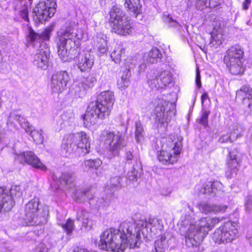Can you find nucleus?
Returning a JSON list of instances; mask_svg holds the SVG:
<instances>
[{
	"instance_id": "nucleus-38",
	"label": "nucleus",
	"mask_w": 252,
	"mask_h": 252,
	"mask_svg": "<svg viewBox=\"0 0 252 252\" xmlns=\"http://www.w3.org/2000/svg\"><path fill=\"white\" fill-rule=\"evenodd\" d=\"M244 130L243 126L239 124H234L230 129V133L231 134L232 138L236 140L239 137L242 136V133Z\"/></svg>"
},
{
	"instance_id": "nucleus-41",
	"label": "nucleus",
	"mask_w": 252,
	"mask_h": 252,
	"mask_svg": "<svg viewBox=\"0 0 252 252\" xmlns=\"http://www.w3.org/2000/svg\"><path fill=\"white\" fill-rule=\"evenodd\" d=\"M61 117L62 120L61 124L64 126L71 125L74 120L73 114L71 112H64L61 115Z\"/></svg>"
},
{
	"instance_id": "nucleus-20",
	"label": "nucleus",
	"mask_w": 252,
	"mask_h": 252,
	"mask_svg": "<svg viewBox=\"0 0 252 252\" xmlns=\"http://www.w3.org/2000/svg\"><path fill=\"white\" fill-rule=\"evenodd\" d=\"M76 57L73 60L75 61L78 69L81 72L88 71L92 68L94 63V56L93 54L89 52L84 54H80L79 52Z\"/></svg>"
},
{
	"instance_id": "nucleus-18",
	"label": "nucleus",
	"mask_w": 252,
	"mask_h": 252,
	"mask_svg": "<svg viewBox=\"0 0 252 252\" xmlns=\"http://www.w3.org/2000/svg\"><path fill=\"white\" fill-rule=\"evenodd\" d=\"M96 83V74L94 73H90L86 77L84 78L80 83L75 85L74 88L75 95L82 97L85 95L86 90L93 88Z\"/></svg>"
},
{
	"instance_id": "nucleus-19",
	"label": "nucleus",
	"mask_w": 252,
	"mask_h": 252,
	"mask_svg": "<svg viewBox=\"0 0 252 252\" xmlns=\"http://www.w3.org/2000/svg\"><path fill=\"white\" fill-rule=\"evenodd\" d=\"M50 52L48 47L39 48L33 56V63L42 69L46 70L50 65Z\"/></svg>"
},
{
	"instance_id": "nucleus-43",
	"label": "nucleus",
	"mask_w": 252,
	"mask_h": 252,
	"mask_svg": "<svg viewBox=\"0 0 252 252\" xmlns=\"http://www.w3.org/2000/svg\"><path fill=\"white\" fill-rule=\"evenodd\" d=\"M210 114L209 110L203 109L201 111V117L196 119V122L203 126L204 127L208 126V117Z\"/></svg>"
},
{
	"instance_id": "nucleus-46",
	"label": "nucleus",
	"mask_w": 252,
	"mask_h": 252,
	"mask_svg": "<svg viewBox=\"0 0 252 252\" xmlns=\"http://www.w3.org/2000/svg\"><path fill=\"white\" fill-rule=\"evenodd\" d=\"M79 220H81L84 226L87 227L89 225V213L85 211H82L79 216L77 218Z\"/></svg>"
},
{
	"instance_id": "nucleus-14",
	"label": "nucleus",
	"mask_w": 252,
	"mask_h": 252,
	"mask_svg": "<svg viewBox=\"0 0 252 252\" xmlns=\"http://www.w3.org/2000/svg\"><path fill=\"white\" fill-rule=\"evenodd\" d=\"M70 79L66 71H60L55 73L52 76L51 87L53 92L62 93L66 88V86Z\"/></svg>"
},
{
	"instance_id": "nucleus-62",
	"label": "nucleus",
	"mask_w": 252,
	"mask_h": 252,
	"mask_svg": "<svg viewBox=\"0 0 252 252\" xmlns=\"http://www.w3.org/2000/svg\"><path fill=\"white\" fill-rule=\"evenodd\" d=\"M219 219H217V218H214V219H213L212 220H211V222H212L213 224H215V223H218V222H219Z\"/></svg>"
},
{
	"instance_id": "nucleus-2",
	"label": "nucleus",
	"mask_w": 252,
	"mask_h": 252,
	"mask_svg": "<svg viewBox=\"0 0 252 252\" xmlns=\"http://www.w3.org/2000/svg\"><path fill=\"white\" fill-rule=\"evenodd\" d=\"M115 101L114 93L110 91L101 92L95 101L90 102L85 114L82 116L86 126L95 124L98 119H105L110 114Z\"/></svg>"
},
{
	"instance_id": "nucleus-7",
	"label": "nucleus",
	"mask_w": 252,
	"mask_h": 252,
	"mask_svg": "<svg viewBox=\"0 0 252 252\" xmlns=\"http://www.w3.org/2000/svg\"><path fill=\"white\" fill-rule=\"evenodd\" d=\"M39 198H34L25 206V219L31 225H37L47 221L49 211L46 208H38Z\"/></svg>"
},
{
	"instance_id": "nucleus-13",
	"label": "nucleus",
	"mask_w": 252,
	"mask_h": 252,
	"mask_svg": "<svg viewBox=\"0 0 252 252\" xmlns=\"http://www.w3.org/2000/svg\"><path fill=\"white\" fill-rule=\"evenodd\" d=\"M52 30V28H47L41 33L39 34L31 28H29L27 36L29 44L33 47H35L37 45V46L39 47V48L45 47L46 46V44L44 43V41L49 39Z\"/></svg>"
},
{
	"instance_id": "nucleus-37",
	"label": "nucleus",
	"mask_w": 252,
	"mask_h": 252,
	"mask_svg": "<svg viewBox=\"0 0 252 252\" xmlns=\"http://www.w3.org/2000/svg\"><path fill=\"white\" fill-rule=\"evenodd\" d=\"M130 76L131 73L130 70L127 68H125L123 71L121 80H119L118 82V84L120 86V89H124L128 86Z\"/></svg>"
},
{
	"instance_id": "nucleus-4",
	"label": "nucleus",
	"mask_w": 252,
	"mask_h": 252,
	"mask_svg": "<svg viewBox=\"0 0 252 252\" xmlns=\"http://www.w3.org/2000/svg\"><path fill=\"white\" fill-rule=\"evenodd\" d=\"M160 150L158 152V158L163 164H174L180 154L182 149V141L174 137L162 139Z\"/></svg>"
},
{
	"instance_id": "nucleus-49",
	"label": "nucleus",
	"mask_w": 252,
	"mask_h": 252,
	"mask_svg": "<svg viewBox=\"0 0 252 252\" xmlns=\"http://www.w3.org/2000/svg\"><path fill=\"white\" fill-rule=\"evenodd\" d=\"M166 22L168 23L170 26L176 27L178 25V23L176 20L172 18L171 15H168L165 19Z\"/></svg>"
},
{
	"instance_id": "nucleus-12",
	"label": "nucleus",
	"mask_w": 252,
	"mask_h": 252,
	"mask_svg": "<svg viewBox=\"0 0 252 252\" xmlns=\"http://www.w3.org/2000/svg\"><path fill=\"white\" fill-rule=\"evenodd\" d=\"M235 99L242 103L245 116L252 115V89L250 87H241L236 92Z\"/></svg>"
},
{
	"instance_id": "nucleus-64",
	"label": "nucleus",
	"mask_w": 252,
	"mask_h": 252,
	"mask_svg": "<svg viewBox=\"0 0 252 252\" xmlns=\"http://www.w3.org/2000/svg\"><path fill=\"white\" fill-rule=\"evenodd\" d=\"M213 191V190H209V193H211V194L214 193Z\"/></svg>"
},
{
	"instance_id": "nucleus-21",
	"label": "nucleus",
	"mask_w": 252,
	"mask_h": 252,
	"mask_svg": "<svg viewBox=\"0 0 252 252\" xmlns=\"http://www.w3.org/2000/svg\"><path fill=\"white\" fill-rule=\"evenodd\" d=\"M125 159L128 163H132V161L135 162L133 165L132 169L130 171L128 172V177L130 180H137L140 177L142 171L141 162L138 161L136 157H134L132 152L127 151L125 154Z\"/></svg>"
},
{
	"instance_id": "nucleus-23",
	"label": "nucleus",
	"mask_w": 252,
	"mask_h": 252,
	"mask_svg": "<svg viewBox=\"0 0 252 252\" xmlns=\"http://www.w3.org/2000/svg\"><path fill=\"white\" fill-rule=\"evenodd\" d=\"M73 140L76 143L77 148L81 149L84 154L90 152V142L89 136L84 132L81 131L76 133L71 134Z\"/></svg>"
},
{
	"instance_id": "nucleus-42",
	"label": "nucleus",
	"mask_w": 252,
	"mask_h": 252,
	"mask_svg": "<svg viewBox=\"0 0 252 252\" xmlns=\"http://www.w3.org/2000/svg\"><path fill=\"white\" fill-rule=\"evenodd\" d=\"M102 164V161L98 158L87 159L84 161V166L88 168L97 169Z\"/></svg>"
},
{
	"instance_id": "nucleus-31",
	"label": "nucleus",
	"mask_w": 252,
	"mask_h": 252,
	"mask_svg": "<svg viewBox=\"0 0 252 252\" xmlns=\"http://www.w3.org/2000/svg\"><path fill=\"white\" fill-rule=\"evenodd\" d=\"M26 133L30 135L34 141L37 144H42L43 142V131L33 129L32 126L29 125V127L25 129Z\"/></svg>"
},
{
	"instance_id": "nucleus-22",
	"label": "nucleus",
	"mask_w": 252,
	"mask_h": 252,
	"mask_svg": "<svg viewBox=\"0 0 252 252\" xmlns=\"http://www.w3.org/2000/svg\"><path fill=\"white\" fill-rule=\"evenodd\" d=\"M16 190H0V213L10 211L14 204L11 196L12 191Z\"/></svg>"
},
{
	"instance_id": "nucleus-55",
	"label": "nucleus",
	"mask_w": 252,
	"mask_h": 252,
	"mask_svg": "<svg viewBox=\"0 0 252 252\" xmlns=\"http://www.w3.org/2000/svg\"><path fill=\"white\" fill-rule=\"evenodd\" d=\"M222 187V185L220 182L216 181H212V186L211 189H221Z\"/></svg>"
},
{
	"instance_id": "nucleus-53",
	"label": "nucleus",
	"mask_w": 252,
	"mask_h": 252,
	"mask_svg": "<svg viewBox=\"0 0 252 252\" xmlns=\"http://www.w3.org/2000/svg\"><path fill=\"white\" fill-rule=\"evenodd\" d=\"M208 7L215 8L220 4V0H208Z\"/></svg>"
},
{
	"instance_id": "nucleus-47",
	"label": "nucleus",
	"mask_w": 252,
	"mask_h": 252,
	"mask_svg": "<svg viewBox=\"0 0 252 252\" xmlns=\"http://www.w3.org/2000/svg\"><path fill=\"white\" fill-rule=\"evenodd\" d=\"M208 0H196L195 6L198 9L202 10L208 7Z\"/></svg>"
},
{
	"instance_id": "nucleus-32",
	"label": "nucleus",
	"mask_w": 252,
	"mask_h": 252,
	"mask_svg": "<svg viewBox=\"0 0 252 252\" xmlns=\"http://www.w3.org/2000/svg\"><path fill=\"white\" fill-rule=\"evenodd\" d=\"M90 190L82 191V190H75L72 193L73 200L77 202H82L86 199H92V195L90 193Z\"/></svg>"
},
{
	"instance_id": "nucleus-48",
	"label": "nucleus",
	"mask_w": 252,
	"mask_h": 252,
	"mask_svg": "<svg viewBox=\"0 0 252 252\" xmlns=\"http://www.w3.org/2000/svg\"><path fill=\"white\" fill-rule=\"evenodd\" d=\"M234 140L232 138L231 134L230 133H227L222 135L219 140V142L221 143H227L228 142H232Z\"/></svg>"
},
{
	"instance_id": "nucleus-39",
	"label": "nucleus",
	"mask_w": 252,
	"mask_h": 252,
	"mask_svg": "<svg viewBox=\"0 0 252 252\" xmlns=\"http://www.w3.org/2000/svg\"><path fill=\"white\" fill-rule=\"evenodd\" d=\"M9 118L18 122L24 129L29 127L30 124L27 120L23 117L16 114L15 112L10 113Z\"/></svg>"
},
{
	"instance_id": "nucleus-29",
	"label": "nucleus",
	"mask_w": 252,
	"mask_h": 252,
	"mask_svg": "<svg viewBox=\"0 0 252 252\" xmlns=\"http://www.w3.org/2000/svg\"><path fill=\"white\" fill-rule=\"evenodd\" d=\"M106 38L105 35H100L96 37V47L97 48V53L99 56H102L108 51Z\"/></svg>"
},
{
	"instance_id": "nucleus-51",
	"label": "nucleus",
	"mask_w": 252,
	"mask_h": 252,
	"mask_svg": "<svg viewBox=\"0 0 252 252\" xmlns=\"http://www.w3.org/2000/svg\"><path fill=\"white\" fill-rule=\"evenodd\" d=\"M195 83H196V85L198 89L201 87V76H200V74L198 68H197L196 71Z\"/></svg>"
},
{
	"instance_id": "nucleus-28",
	"label": "nucleus",
	"mask_w": 252,
	"mask_h": 252,
	"mask_svg": "<svg viewBox=\"0 0 252 252\" xmlns=\"http://www.w3.org/2000/svg\"><path fill=\"white\" fill-rule=\"evenodd\" d=\"M162 54L160 50L157 47L153 48L150 51L144 55V60L151 63H157L161 60Z\"/></svg>"
},
{
	"instance_id": "nucleus-11",
	"label": "nucleus",
	"mask_w": 252,
	"mask_h": 252,
	"mask_svg": "<svg viewBox=\"0 0 252 252\" xmlns=\"http://www.w3.org/2000/svg\"><path fill=\"white\" fill-rule=\"evenodd\" d=\"M237 233L238 230L235 225L231 222H227L216 230L212 238L218 244L227 243L234 240Z\"/></svg>"
},
{
	"instance_id": "nucleus-26",
	"label": "nucleus",
	"mask_w": 252,
	"mask_h": 252,
	"mask_svg": "<svg viewBox=\"0 0 252 252\" xmlns=\"http://www.w3.org/2000/svg\"><path fill=\"white\" fill-rule=\"evenodd\" d=\"M199 209L202 213L207 214L209 213H223L224 212L227 208L225 205H219L215 204H210L205 203H202L198 205Z\"/></svg>"
},
{
	"instance_id": "nucleus-44",
	"label": "nucleus",
	"mask_w": 252,
	"mask_h": 252,
	"mask_svg": "<svg viewBox=\"0 0 252 252\" xmlns=\"http://www.w3.org/2000/svg\"><path fill=\"white\" fill-rule=\"evenodd\" d=\"M123 50V49L119 46L111 53V58L115 63H119L121 61Z\"/></svg>"
},
{
	"instance_id": "nucleus-30",
	"label": "nucleus",
	"mask_w": 252,
	"mask_h": 252,
	"mask_svg": "<svg viewBox=\"0 0 252 252\" xmlns=\"http://www.w3.org/2000/svg\"><path fill=\"white\" fill-rule=\"evenodd\" d=\"M148 83L152 89H162V86L160 84L158 73L155 70L151 71L147 75Z\"/></svg>"
},
{
	"instance_id": "nucleus-3",
	"label": "nucleus",
	"mask_w": 252,
	"mask_h": 252,
	"mask_svg": "<svg viewBox=\"0 0 252 252\" xmlns=\"http://www.w3.org/2000/svg\"><path fill=\"white\" fill-rule=\"evenodd\" d=\"M82 37V31L72 27L66 28L61 33L57 45L58 55L63 62H70L76 58L79 41Z\"/></svg>"
},
{
	"instance_id": "nucleus-8",
	"label": "nucleus",
	"mask_w": 252,
	"mask_h": 252,
	"mask_svg": "<svg viewBox=\"0 0 252 252\" xmlns=\"http://www.w3.org/2000/svg\"><path fill=\"white\" fill-rule=\"evenodd\" d=\"M55 0L39 1L33 9V19L36 23H42L52 17L56 11Z\"/></svg>"
},
{
	"instance_id": "nucleus-15",
	"label": "nucleus",
	"mask_w": 252,
	"mask_h": 252,
	"mask_svg": "<svg viewBox=\"0 0 252 252\" xmlns=\"http://www.w3.org/2000/svg\"><path fill=\"white\" fill-rule=\"evenodd\" d=\"M204 226L199 227L194 225H190L186 235V244L188 247H196L202 241L204 237L202 229Z\"/></svg>"
},
{
	"instance_id": "nucleus-58",
	"label": "nucleus",
	"mask_w": 252,
	"mask_h": 252,
	"mask_svg": "<svg viewBox=\"0 0 252 252\" xmlns=\"http://www.w3.org/2000/svg\"><path fill=\"white\" fill-rule=\"evenodd\" d=\"M251 3V0H245L243 3V8L244 10H247Z\"/></svg>"
},
{
	"instance_id": "nucleus-27",
	"label": "nucleus",
	"mask_w": 252,
	"mask_h": 252,
	"mask_svg": "<svg viewBox=\"0 0 252 252\" xmlns=\"http://www.w3.org/2000/svg\"><path fill=\"white\" fill-rule=\"evenodd\" d=\"M140 1V0H125L124 3L125 7L127 10L135 17L141 13L142 5Z\"/></svg>"
},
{
	"instance_id": "nucleus-34",
	"label": "nucleus",
	"mask_w": 252,
	"mask_h": 252,
	"mask_svg": "<svg viewBox=\"0 0 252 252\" xmlns=\"http://www.w3.org/2000/svg\"><path fill=\"white\" fill-rule=\"evenodd\" d=\"M155 252H164L168 247V241L164 235H162L155 242Z\"/></svg>"
},
{
	"instance_id": "nucleus-52",
	"label": "nucleus",
	"mask_w": 252,
	"mask_h": 252,
	"mask_svg": "<svg viewBox=\"0 0 252 252\" xmlns=\"http://www.w3.org/2000/svg\"><path fill=\"white\" fill-rule=\"evenodd\" d=\"M34 252H48V249L43 244H40L35 248Z\"/></svg>"
},
{
	"instance_id": "nucleus-61",
	"label": "nucleus",
	"mask_w": 252,
	"mask_h": 252,
	"mask_svg": "<svg viewBox=\"0 0 252 252\" xmlns=\"http://www.w3.org/2000/svg\"><path fill=\"white\" fill-rule=\"evenodd\" d=\"M139 67L140 71H144L146 67V64L141 63L139 65Z\"/></svg>"
},
{
	"instance_id": "nucleus-24",
	"label": "nucleus",
	"mask_w": 252,
	"mask_h": 252,
	"mask_svg": "<svg viewBox=\"0 0 252 252\" xmlns=\"http://www.w3.org/2000/svg\"><path fill=\"white\" fill-rule=\"evenodd\" d=\"M52 179L58 185V188H56L55 189H60L61 187L65 186L71 188L75 185V176L72 173L63 172L60 177L53 174Z\"/></svg>"
},
{
	"instance_id": "nucleus-59",
	"label": "nucleus",
	"mask_w": 252,
	"mask_h": 252,
	"mask_svg": "<svg viewBox=\"0 0 252 252\" xmlns=\"http://www.w3.org/2000/svg\"><path fill=\"white\" fill-rule=\"evenodd\" d=\"M212 186V181H207L202 189H211Z\"/></svg>"
},
{
	"instance_id": "nucleus-10",
	"label": "nucleus",
	"mask_w": 252,
	"mask_h": 252,
	"mask_svg": "<svg viewBox=\"0 0 252 252\" xmlns=\"http://www.w3.org/2000/svg\"><path fill=\"white\" fill-rule=\"evenodd\" d=\"M175 103L159 99L153 112L156 122L162 125L169 123L175 114Z\"/></svg>"
},
{
	"instance_id": "nucleus-35",
	"label": "nucleus",
	"mask_w": 252,
	"mask_h": 252,
	"mask_svg": "<svg viewBox=\"0 0 252 252\" xmlns=\"http://www.w3.org/2000/svg\"><path fill=\"white\" fill-rule=\"evenodd\" d=\"M135 139L137 143H141L144 139L145 132L143 125L140 121L135 123Z\"/></svg>"
},
{
	"instance_id": "nucleus-36",
	"label": "nucleus",
	"mask_w": 252,
	"mask_h": 252,
	"mask_svg": "<svg viewBox=\"0 0 252 252\" xmlns=\"http://www.w3.org/2000/svg\"><path fill=\"white\" fill-rule=\"evenodd\" d=\"M158 77L160 81V84L162 88H163L172 81V77L171 73L168 70H164L158 73Z\"/></svg>"
},
{
	"instance_id": "nucleus-50",
	"label": "nucleus",
	"mask_w": 252,
	"mask_h": 252,
	"mask_svg": "<svg viewBox=\"0 0 252 252\" xmlns=\"http://www.w3.org/2000/svg\"><path fill=\"white\" fill-rule=\"evenodd\" d=\"M19 12L22 19L26 21H28L29 20L28 11L26 7H24L22 9L19 11Z\"/></svg>"
},
{
	"instance_id": "nucleus-56",
	"label": "nucleus",
	"mask_w": 252,
	"mask_h": 252,
	"mask_svg": "<svg viewBox=\"0 0 252 252\" xmlns=\"http://www.w3.org/2000/svg\"><path fill=\"white\" fill-rule=\"evenodd\" d=\"M72 252H90L88 250L80 247H76L74 248Z\"/></svg>"
},
{
	"instance_id": "nucleus-6",
	"label": "nucleus",
	"mask_w": 252,
	"mask_h": 252,
	"mask_svg": "<svg viewBox=\"0 0 252 252\" xmlns=\"http://www.w3.org/2000/svg\"><path fill=\"white\" fill-rule=\"evenodd\" d=\"M244 51L239 45H235L229 47L224 57L223 62L230 72L236 75L244 73L245 67Z\"/></svg>"
},
{
	"instance_id": "nucleus-17",
	"label": "nucleus",
	"mask_w": 252,
	"mask_h": 252,
	"mask_svg": "<svg viewBox=\"0 0 252 252\" xmlns=\"http://www.w3.org/2000/svg\"><path fill=\"white\" fill-rule=\"evenodd\" d=\"M239 152L237 150L229 151L226 161L225 175L227 178H232L236 176L239 170Z\"/></svg>"
},
{
	"instance_id": "nucleus-33",
	"label": "nucleus",
	"mask_w": 252,
	"mask_h": 252,
	"mask_svg": "<svg viewBox=\"0 0 252 252\" xmlns=\"http://www.w3.org/2000/svg\"><path fill=\"white\" fill-rule=\"evenodd\" d=\"M139 221H143L146 222L147 224L146 226H143L139 228L140 230L139 231V234H140V231L143 228H147L148 225H151V227L153 228H155L157 230H161L163 228V225L162 224V220L160 219H158L156 218H150L148 220V221L144 220H138L136 222H134V223H137V222Z\"/></svg>"
},
{
	"instance_id": "nucleus-9",
	"label": "nucleus",
	"mask_w": 252,
	"mask_h": 252,
	"mask_svg": "<svg viewBox=\"0 0 252 252\" xmlns=\"http://www.w3.org/2000/svg\"><path fill=\"white\" fill-rule=\"evenodd\" d=\"M100 140L109 146V151L114 156H117L120 150L126 146L124 136L119 131H111L107 130L102 131L100 135Z\"/></svg>"
},
{
	"instance_id": "nucleus-16",
	"label": "nucleus",
	"mask_w": 252,
	"mask_h": 252,
	"mask_svg": "<svg viewBox=\"0 0 252 252\" xmlns=\"http://www.w3.org/2000/svg\"><path fill=\"white\" fill-rule=\"evenodd\" d=\"M15 159L21 164L27 163L32 167L46 170L47 168L32 151H26L16 155Z\"/></svg>"
},
{
	"instance_id": "nucleus-57",
	"label": "nucleus",
	"mask_w": 252,
	"mask_h": 252,
	"mask_svg": "<svg viewBox=\"0 0 252 252\" xmlns=\"http://www.w3.org/2000/svg\"><path fill=\"white\" fill-rule=\"evenodd\" d=\"M5 138V130L0 125V143Z\"/></svg>"
},
{
	"instance_id": "nucleus-25",
	"label": "nucleus",
	"mask_w": 252,
	"mask_h": 252,
	"mask_svg": "<svg viewBox=\"0 0 252 252\" xmlns=\"http://www.w3.org/2000/svg\"><path fill=\"white\" fill-rule=\"evenodd\" d=\"M76 143L73 140L71 134L66 136L63 140L62 145V152L64 153L65 157L70 155L73 151L77 149Z\"/></svg>"
},
{
	"instance_id": "nucleus-40",
	"label": "nucleus",
	"mask_w": 252,
	"mask_h": 252,
	"mask_svg": "<svg viewBox=\"0 0 252 252\" xmlns=\"http://www.w3.org/2000/svg\"><path fill=\"white\" fill-rule=\"evenodd\" d=\"M68 236H71L73 231L75 229L74 222L73 220L68 219L65 223L59 224Z\"/></svg>"
},
{
	"instance_id": "nucleus-1",
	"label": "nucleus",
	"mask_w": 252,
	"mask_h": 252,
	"mask_svg": "<svg viewBox=\"0 0 252 252\" xmlns=\"http://www.w3.org/2000/svg\"><path fill=\"white\" fill-rule=\"evenodd\" d=\"M146 222L139 221L135 223L133 220L125 221L119 229L110 228L105 230L100 236L99 247L102 250L113 252H124L125 250L138 248L140 240L139 228L146 226Z\"/></svg>"
},
{
	"instance_id": "nucleus-5",
	"label": "nucleus",
	"mask_w": 252,
	"mask_h": 252,
	"mask_svg": "<svg viewBox=\"0 0 252 252\" xmlns=\"http://www.w3.org/2000/svg\"><path fill=\"white\" fill-rule=\"evenodd\" d=\"M109 14V23L112 32L125 36L132 33L133 29L130 21L119 6H113Z\"/></svg>"
},
{
	"instance_id": "nucleus-54",
	"label": "nucleus",
	"mask_w": 252,
	"mask_h": 252,
	"mask_svg": "<svg viewBox=\"0 0 252 252\" xmlns=\"http://www.w3.org/2000/svg\"><path fill=\"white\" fill-rule=\"evenodd\" d=\"M245 206L247 210H252V196L247 197Z\"/></svg>"
},
{
	"instance_id": "nucleus-45",
	"label": "nucleus",
	"mask_w": 252,
	"mask_h": 252,
	"mask_svg": "<svg viewBox=\"0 0 252 252\" xmlns=\"http://www.w3.org/2000/svg\"><path fill=\"white\" fill-rule=\"evenodd\" d=\"M121 178L120 177H114L111 178L107 183L106 189H112L113 188H119L121 187L120 184Z\"/></svg>"
},
{
	"instance_id": "nucleus-60",
	"label": "nucleus",
	"mask_w": 252,
	"mask_h": 252,
	"mask_svg": "<svg viewBox=\"0 0 252 252\" xmlns=\"http://www.w3.org/2000/svg\"><path fill=\"white\" fill-rule=\"evenodd\" d=\"M208 94L207 93H204L201 96V100L202 102L204 101V100L207 99L208 98Z\"/></svg>"
},
{
	"instance_id": "nucleus-63",
	"label": "nucleus",
	"mask_w": 252,
	"mask_h": 252,
	"mask_svg": "<svg viewBox=\"0 0 252 252\" xmlns=\"http://www.w3.org/2000/svg\"><path fill=\"white\" fill-rule=\"evenodd\" d=\"M165 191V193H161L164 196H167L170 193V191H167V190H162Z\"/></svg>"
}]
</instances>
